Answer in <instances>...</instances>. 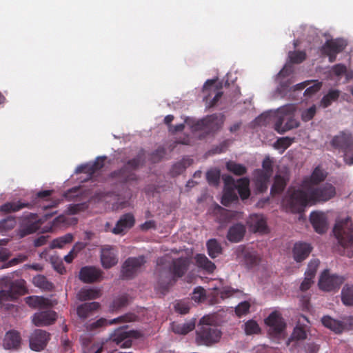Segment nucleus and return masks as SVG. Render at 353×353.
<instances>
[{
    "label": "nucleus",
    "instance_id": "58",
    "mask_svg": "<svg viewBox=\"0 0 353 353\" xmlns=\"http://www.w3.org/2000/svg\"><path fill=\"white\" fill-rule=\"evenodd\" d=\"M186 166L187 163L184 160L177 162L172 166L171 172L173 175H179L185 170Z\"/></svg>",
    "mask_w": 353,
    "mask_h": 353
},
{
    "label": "nucleus",
    "instance_id": "31",
    "mask_svg": "<svg viewBox=\"0 0 353 353\" xmlns=\"http://www.w3.org/2000/svg\"><path fill=\"white\" fill-rule=\"evenodd\" d=\"M322 324L336 334H341L345 329L342 321L332 319L330 316H324L321 319Z\"/></svg>",
    "mask_w": 353,
    "mask_h": 353
},
{
    "label": "nucleus",
    "instance_id": "48",
    "mask_svg": "<svg viewBox=\"0 0 353 353\" xmlns=\"http://www.w3.org/2000/svg\"><path fill=\"white\" fill-rule=\"evenodd\" d=\"M293 340H303L307 337L305 327L299 324V323L294 328L293 332L291 336Z\"/></svg>",
    "mask_w": 353,
    "mask_h": 353
},
{
    "label": "nucleus",
    "instance_id": "26",
    "mask_svg": "<svg viewBox=\"0 0 353 353\" xmlns=\"http://www.w3.org/2000/svg\"><path fill=\"white\" fill-rule=\"evenodd\" d=\"M312 251V247L306 243L298 242L294 245L292 253L294 259L296 262L305 260Z\"/></svg>",
    "mask_w": 353,
    "mask_h": 353
},
{
    "label": "nucleus",
    "instance_id": "42",
    "mask_svg": "<svg viewBox=\"0 0 353 353\" xmlns=\"http://www.w3.org/2000/svg\"><path fill=\"white\" fill-rule=\"evenodd\" d=\"M307 57L305 51H290L288 52L289 63L290 64H299L303 62Z\"/></svg>",
    "mask_w": 353,
    "mask_h": 353
},
{
    "label": "nucleus",
    "instance_id": "24",
    "mask_svg": "<svg viewBox=\"0 0 353 353\" xmlns=\"http://www.w3.org/2000/svg\"><path fill=\"white\" fill-rule=\"evenodd\" d=\"M98 302H89L79 305L77 308V316L81 320H85L94 315V312L100 308Z\"/></svg>",
    "mask_w": 353,
    "mask_h": 353
},
{
    "label": "nucleus",
    "instance_id": "17",
    "mask_svg": "<svg viewBox=\"0 0 353 353\" xmlns=\"http://www.w3.org/2000/svg\"><path fill=\"white\" fill-rule=\"evenodd\" d=\"M49 339L50 334L47 332L36 330L30 336V347L34 351H41L46 347Z\"/></svg>",
    "mask_w": 353,
    "mask_h": 353
},
{
    "label": "nucleus",
    "instance_id": "6",
    "mask_svg": "<svg viewBox=\"0 0 353 353\" xmlns=\"http://www.w3.org/2000/svg\"><path fill=\"white\" fill-rule=\"evenodd\" d=\"M332 145L344 153V161L349 165H353V136L350 132H340L333 137Z\"/></svg>",
    "mask_w": 353,
    "mask_h": 353
},
{
    "label": "nucleus",
    "instance_id": "49",
    "mask_svg": "<svg viewBox=\"0 0 353 353\" xmlns=\"http://www.w3.org/2000/svg\"><path fill=\"white\" fill-rule=\"evenodd\" d=\"M261 328L254 320H250L245 323V332L247 335L259 334Z\"/></svg>",
    "mask_w": 353,
    "mask_h": 353
},
{
    "label": "nucleus",
    "instance_id": "9",
    "mask_svg": "<svg viewBox=\"0 0 353 353\" xmlns=\"http://www.w3.org/2000/svg\"><path fill=\"white\" fill-rule=\"evenodd\" d=\"M23 280H17L10 283L8 290L0 291V307H3L6 301H14L18 296L25 294L26 288Z\"/></svg>",
    "mask_w": 353,
    "mask_h": 353
},
{
    "label": "nucleus",
    "instance_id": "16",
    "mask_svg": "<svg viewBox=\"0 0 353 353\" xmlns=\"http://www.w3.org/2000/svg\"><path fill=\"white\" fill-rule=\"evenodd\" d=\"M103 271L93 266H85L79 271V279L85 283H92L103 279Z\"/></svg>",
    "mask_w": 353,
    "mask_h": 353
},
{
    "label": "nucleus",
    "instance_id": "19",
    "mask_svg": "<svg viewBox=\"0 0 353 353\" xmlns=\"http://www.w3.org/2000/svg\"><path fill=\"white\" fill-rule=\"evenodd\" d=\"M237 257L248 268H253L260 262V257L258 254L255 251H251L245 247L238 249Z\"/></svg>",
    "mask_w": 353,
    "mask_h": 353
},
{
    "label": "nucleus",
    "instance_id": "29",
    "mask_svg": "<svg viewBox=\"0 0 353 353\" xmlns=\"http://www.w3.org/2000/svg\"><path fill=\"white\" fill-rule=\"evenodd\" d=\"M195 265L208 274H212L216 269L215 264L204 254H196L194 257Z\"/></svg>",
    "mask_w": 353,
    "mask_h": 353
},
{
    "label": "nucleus",
    "instance_id": "5",
    "mask_svg": "<svg viewBox=\"0 0 353 353\" xmlns=\"http://www.w3.org/2000/svg\"><path fill=\"white\" fill-rule=\"evenodd\" d=\"M296 108L292 104L284 105L278 109L274 130L279 134H284L285 132L297 128L299 123L294 119Z\"/></svg>",
    "mask_w": 353,
    "mask_h": 353
},
{
    "label": "nucleus",
    "instance_id": "44",
    "mask_svg": "<svg viewBox=\"0 0 353 353\" xmlns=\"http://www.w3.org/2000/svg\"><path fill=\"white\" fill-rule=\"evenodd\" d=\"M33 283L37 287L43 290H50L53 288V284L48 281L47 278L43 275L34 276L33 278Z\"/></svg>",
    "mask_w": 353,
    "mask_h": 353
},
{
    "label": "nucleus",
    "instance_id": "41",
    "mask_svg": "<svg viewBox=\"0 0 353 353\" xmlns=\"http://www.w3.org/2000/svg\"><path fill=\"white\" fill-rule=\"evenodd\" d=\"M340 95V92L338 90H330L325 94L321 101V105L323 108H327L333 101H336Z\"/></svg>",
    "mask_w": 353,
    "mask_h": 353
},
{
    "label": "nucleus",
    "instance_id": "10",
    "mask_svg": "<svg viewBox=\"0 0 353 353\" xmlns=\"http://www.w3.org/2000/svg\"><path fill=\"white\" fill-rule=\"evenodd\" d=\"M347 46L346 41L343 39H328L321 47L322 54L328 57L329 61H336V55L343 52Z\"/></svg>",
    "mask_w": 353,
    "mask_h": 353
},
{
    "label": "nucleus",
    "instance_id": "36",
    "mask_svg": "<svg viewBox=\"0 0 353 353\" xmlns=\"http://www.w3.org/2000/svg\"><path fill=\"white\" fill-rule=\"evenodd\" d=\"M206 246L208 254L212 259L219 256L222 253V247L215 239L208 240Z\"/></svg>",
    "mask_w": 353,
    "mask_h": 353
},
{
    "label": "nucleus",
    "instance_id": "30",
    "mask_svg": "<svg viewBox=\"0 0 353 353\" xmlns=\"http://www.w3.org/2000/svg\"><path fill=\"white\" fill-rule=\"evenodd\" d=\"M245 233V226L243 224L236 223L230 228L227 238L230 242L237 243L243 239Z\"/></svg>",
    "mask_w": 353,
    "mask_h": 353
},
{
    "label": "nucleus",
    "instance_id": "51",
    "mask_svg": "<svg viewBox=\"0 0 353 353\" xmlns=\"http://www.w3.org/2000/svg\"><path fill=\"white\" fill-rule=\"evenodd\" d=\"M294 141V138L288 137L279 138L274 143V147L276 149H283V150L289 148Z\"/></svg>",
    "mask_w": 353,
    "mask_h": 353
},
{
    "label": "nucleus",
    "instance_id": "22",
    "mask_svg": "<svg viewBox=\"0 0 353 353\" xmlns=\"http://www.w3.org/2000/svg\"><path fill=\"white\" fill-rule=\"evenodd\" d=\"M24 221H26V223L21 230V236H25L37 232L41 225L40 220L38 219L37 214L30 213L24 216Z\"/></svg>",
    "mask_w": 353,
    "mask_h": 353
},
{
    "label": "nucleus",
    "instance_id": "23",
    "mask_svg": "<svg viewBox=\"0 0 353 353\" xmlns=\"http://www.w3.org/2000/svg\"><path fill=\"white\" fill-rule=\"evenodd\" d=\"M21 344L20 333L14 330L7 332L3 339V345L6 350H17Z\"/></svg>",
    "mask_w": 353,
    "mask_h": 353
},
{
    "label": "nucleus",
    "instance_id": "50",
    "mask_svg": "<svg viewBox=\"0 0 353 353\" xmlns=\"http://www.w3.org/2000/svg\"><path fill=\"white\" fill-rule=\"evenodd\" d=\"M206 179L210 185H218L220 179V172L217 170H210L206 173Z\"/></svg>",
    "mask_w": 353,
    "mask_h": 353
},
{
    "label": "nucleus",
    "instance_id": "14",
    "mask_svg": "<svg viewBox=\"0 0 353 353\" xmlns=\"http://www.w3.org/2000/svg\"><path fill=\"white\" fill-rule=\"evenodd\" d=\"M221 126L218 116L212 114L198 121L193 126L195 130L204 131L209 134L217 131Z\"/></svg>",
    "mask_w": 353,
    "mask_h": 353
},
{
    "label": "nucleus",
    "instance_id": "37",
    "mask_svg": "<svg viewBox=\"0 0 353 353\" xmlns=\"http://www.w3.org/2000/svg\"><path fill=\"white\" fill-rule=\"evenodd\" d=\"M342 303L347 306H353V285L345 284L341 290Z\"/></svg>",
    "mask_w": 353,
    "mask_h": 353
},
{
    "label": "nucleus",
    "instance_id": "3",
    "mask_svg": "<svg viewBox=\"0 0 353 353\" xmlns=\"http://www.w3.org/2000/svg\"><path fill=\"white\" fill-rule=\"evenodd\" d=\"M221 336V332L213 323V319L209 316H203L196 330V341L199 345L210 346L217 343Z\"/></svg>",
    "mask_w": 353,
    "mask_h": 353
},
{
    "label": "nucleus",
    "instance_id": "52",
    "mask_svg": "<svg viewBox=\"0 0 353 353\" xmlns=\"http://www.w3.org/2000/svg\"><path fill=\"white\" fill-rule=\"evenodd\" d=\"M205 290L202 287H197L194 290L192 299L194 300L195 302H202L205 299Z\"/></svg>",
    "mask_w": 353,
    "mask_h": 353
},
{
    "label": "nucleus",
    "instance_id": "60",
    "mask_svg": "<svg viewBox=\"0 0 353 353\" xmlns=\"http://www.w3.org/2000/svg\"><path fill=\"white\" fill-rule=\"evenodd\" d=\"M272 175L265 173L261 170H256L254 175L255 182H269L270 178Z\"/></svg>",
    "mask_w": 353,
    "mask_h": 353
},
{
    "label": "nucleus",
    "instance_id": "56",
    "mask_svg": "<svg viewBox=\"0 0 353 353\" xmlns=\"http://www.w3.org/2000/svg\"><path fill=\"white\" fill-rule=\"evenodd\" d=\"M51 263L57 272L61 274L65 272V268L63 264L62 260L59 257L52 256Z\"/></svg>",
    "mask_w": 353,
    "mask_h": 353
},
{
    "label": "nucleus",
    "instance_id": "15",
    "mask_svg": "<svg viewBox=\"0 0 353 353\" xmlns=\"http://www.w3.org/2000/svg\"><path fill=\"white\" fill-rule=\"evenodd\" d=\"M137 332L134 330L127 331L124 327L116 330L111 335V339L121 347H129L132 345L131 338H137Z\"/></svg>",
    "mask_w": 353,
    "mask_h": 353
},
{
    "label": "nucleus",
    "instance_id": "57",
    "mask_svg": "<svg viewBox=\"0 0 353 353\" xmlns=\"http://www.w3.org/2000/svg\"><path fill=\"white\" fill-rule=\"evenodd\" d=\"M250 307V304L248 301H243L236 307L235 312L237 316H241L248 312Z\"/></svg>",
    "mask_w": 353,
    "mask_h": 353
},
{
    "label": "nucleus",
    "instance_id": "40",
    "mask_svg": "<svg viewBox=\"0 0 353 353\" xmlns=\"http://www.w3.org/2000/svg\"><path fill=\"white\" fill-rule=\"evenodd\" d=\"M286 181L284 177L280 175H276L274 183L271 188V194L272 195L281 194L286 186Z\"/></svg>",
    "mask_w": 353,
    "mask_h": 353
},
{
    "label": "nucleus",
    "instance_id": "27",
    "mask_svg": "<svg viewBox=\"0 0 353 353\" xmlns=\"http://www.w3.org/2000/svg\"><path fill=\"white\" fill-rule=\"evenodd\" d=\"M248 224L254 232H265L267 230L266 220L261 214H251L248 220Z\"/></svg>",
    "mask_w": 353,
    "mask_h": 353
},
{
    "label": "nucleus",
    "instance_id": "25",
    "mask_svg": "<svg viewBox=\"0 0 353 353\" xmlns=\"http://www.w3.org/2000/svg\"><path fill=\"white\" fill-rule=\"evenodd\" d=\"M319 265V261L314 260L311 261L308 265L307 270L305 272V277L303 282L301 283L300 290L305 292L310 289L311 285L313 283L312 279H314L317 267Z\"/></svg>",
    "mask_w": 353,
    "mask_h": 353
},
{
    "label": "nucleus",
    "instance_id": "33",
    "mask_svg": "<svg viewBox=\"0 0 353 353\" xmlns=\"http://www.w3.org/2000/svg\"><path fill=\"white\" fill-rule=\"evenodd\" d=\"M249 185L250 181L246 177L239 179L236 181L235 190H236L238 191V193L242 200L247 199L250 195Z\"/></svg>",
    "mask_w": 353,
    "mask_h": 353
},
{
    "label": "nucleus",
    "instance_id": "35",
    "mask_svg": "<svg viewBox=\"0 0 353 353\" xmlns=\"http://www.w3.org/2000/svg\"><path fill=\"white\" fill-rule=\"evenodd\" d=\"M31 205L29 203H23L20 201L16 202H8L1 206V211L4 212H17L23 208H30Z\"/></svg>",
    "mask_w": 353,
    "mask_h": 353
},
{
    "label": "nucleus",
    "instance_id": "46",
    "mask_svg": "<svg viewBox=\"0 0 353 353\" xmlns=\"http://www.w3.org/2000/svg\"><path fill=\"white\" fill-rule=\"evenodd\" d=\"M327 176V174L319 167H316L312 172L310 176V181L312 184H319L323 181Z\"/></svg>",
    "mask_w": 353,
    "mask_h": 353
},
{
    "label": "nucleus",
    "instance_id": "12",
    "mask_svg": "<svg viewBox=\"0 0 353 353\" xmlns=\"http://www.w3.org/2000/svg\"><path fill=\"white\" fill-rule=\"evenodd\" d=\"M343 282V276L330 275L328 270H325L320 277L319 286L323 291L331 292L339 290Z\"/></svg>",
    "mask_w": 353,
    "mask_h": 353
},
{
    "label": "nucleus",
    "instance_id": "13",
    "mask_svg": "<svg viewBox=\"0 0 353 353\" xmlns=\"http://www.w3.org/2000/svg\"><path fill=\"white\" fill-rule=\"evenodd\" d=\"M145 263V257H130L123 264L121 269V277L124 279H129L134 277L137 271Z\"/></svg>",
    "mask_w": 353,
    "mask_h": 353
},
{
    "label": "nucleus",
    "instance_id": "39",
    "mask_svg": "<svg viewBox=\"0 0 353 353\" xmlns=\"http://www.w3.org/2000/svg\"><path fill=\"white\" fill-rule=\"evenodd\" d=\"M100 296V290L96 289H82L77 294L79 300L81 301L96 299Z\"/></svg>",
    "mask_w": 353,
    "mask_h": 353
},
{
    "label": "nucleus",
    "instance_id": "34",
    "mask_svg": "<svg viewBox=\"0 0 353 353\" xmlns=\"http://www.w3.org/2000/svg\"><path fill=\"white\" fill-rule=\"evenodd\" d=\"M238 196L235 188H225L221 203L224 206H229L232 203L238 201Z\"/></svg>",
    "mask_w": 353,
    "mask_h": 353
},
{
    "label": "nucleus",
    "instance_id": "2",
    "mask_svg": "<svg viewBox=\"0 0 353 353\" xmlns=\"http://www.w3.org/2000/svg\"><path fill=\"white\" fill-rule=\"evenodd\" d=\"M190 265V260L188 257H179L172 261L168 268L159 266L156 270L155 274L157 279V289L162 294H165L179 278L183 276Z\"/></svg>",
    "mask_w": 353,
    "mask_h": 353
},
{
    "label": "nucleus",
    "instance_id": "59",
    "mask_svg": "<svg viewBox=\"0 0 353 353\" xmlns=\"http://www.w3.org/2000/svg\"><path fill=\"white\" fill-rule=\"evenodd\" d=\"M316 114V106L313 105L303 112L301 114L302 120L305 122L309 121L313 119Z\"/></svg>",
    "mask_w": 353,
    "mask_h": 353
},
{
    "label": "nucleus",
    "instance_id": "47",
    "mask_svg": "<svg viewBox=\"0 0 353 353\" xmlns=\"http://www.w3.org/2000/svg\"><path fill=\"white\" fill-rule=\"evenodd\" d=\"M17 224L15 219L12 216H8L0 221V232H6L13 229Z\"/></svg>",
    "mask_w": 353,
    "mask_h": 353
},
{
    "label": "nucleus",
    "instance_id": "32",
    "mask_svg": "<svg viewBox=\"0 0 353 353\" xmlns=\"http://www.w3.org/2000/svg\"><path fill=\"white\" fill-rule=\"evenodd\" d=\"M123 316H120L110 321L105 318H100L97 321L89 324L87 327V330L89 331H96L101 328L105 327L108 325L120 323L123 321Z\"/></svg>",
    "mask_w": 353,
    "mask_h": 353
},
{
    "label": "nucleus",
    "instance_id": "62",
    "mask_svg": "<svg viewBox=\"0 0 353 353\" xmlns=\"http://www.w3.org/2000/svg\"><path fill=\"white\" fill-rule=\"evenodd\" d=\"M88 207V205L86 203L73 204L69 206L68 210L70 214H76L80 212L84 211Z\"/></svg>",
    "mask_w": 353,
    "mask_h": 353
},
{
    "label": "nucleus",
    "instance_id": "55",
    "mask_svg": "<svg viewBox=\"0 0 353 353\" xmlns=\"http://www.w3.org/2000/svg\"><path fill=\"white\" fill-rule=\"evenodd\" d=\"M128 304V297L127 295H122L115 299L112 303L114 309L118 310Z\"/></svg>",
    "mask_w": 353,
    "mask_h": 353
},
{
    "label": "nucleus",
    "instance_id": "18",
    "mask_svg": "<svg viewBox=\"0 0 353 353\" xmlns=\"http://www.w3.org/2000/svg\"><path fill=\"white\" fill-rule=\"evenodd\" d=\"M310 223L316 232L325 233L328 229L327 217L325 212L314 211L310 215Z\"/></svg>",
    "mask_w": 353,
    "mask_h": 353
},
{
    "label": "nucleus",
    "instance_id": "11",
    "mask_svg": "<svg viewBox=\"0 0 353 353\" xmlns=\"http://www.w3.org/2000/svg\"><path fill=\"white\" fill-rule=\"evenodd\" d=\"M265 323L269 327V333L272 336H280L286 327L283 318L278 311L272 312L265 319Z\"/></svg>",
    "mask_w": 353,
    "mask_h": 353
},
{
    "label": "nucleus",
    "instance_id": "8",
    "mask_svg": "<svg viewBox=\"0 0 353 353\" xmlns=\"http://www.w3.org/2000/svg\"><path fill=\"white\" fill-rule=\"evenodd\" d=\"M221 89V85H218L215 79H209L205 83L203 88V92L205 94L203 101L208 108H212L217 104L223 96Z\"/></svg>",
    "mask_w": 353,
    "mask_h": 353
},
{
    "label": "nucleus",
    "instance_id": "20",
    "mask_svg": "<svg viewBox=\"0 0 353 353\" xmlns=\"http://www.w3.org/2000/svg\"><path fill=\"white\" fill-rule=\"evenodd\" d=\"M135 223V219L130 213H126L122 215L117 221L115 227L112 232L114 234H124L132 228Z\"/></svg>",
    "mask_w": 353,
    "mask_h": 353
},
{
    "label": "nucleus",
    "instance_id": "63",
    "mask_svg": "<svg viewBox=\"0 0 353 353\" xmlns=\"http://www.w3.org/2000/svg\"><path fill=\"white\" fill-rule=\"evenodd\" d=\"M322 83L316 82L312 85L307 88L304 92V95L305 97H310L315 93H316L321 88Z\"/></svg>",
    "mask_w": 353,
    "mask_h": 353
},
{
    "label": "nucleus",
    "instance_id": "38",
    "mask_svg": "<svg viewBox=\"0 0 353 353\" xmlns=\"http://www.w3.org/2000/svg\"><path fill=\"white\" fill-rule=\"evenodd\" d=\"M26 304L33 308H41L48 305V300L42 296H30L25 299Z\"/></svg>",
    "mask_w": 353,
    "mask_h": 353
},
{
    "label": "nucleus",
    "instance_id": "4",
    "mask_svg": "<svg viewBox=\"0 0 353 353\" xmlns=\"http://www.w3.org/2000/svg\"><path fill=\"white\" fill-rule=\"evenodd\" d=\"M144 162L143 154L139 153L135 157L128 160L122 168L111 172L110 177L112 179H117L122 184L137 181L139 177L134 171L142 166Z\"/></svg>",
    "mask_w": 353,
    "mask_h": 353
},
{
    "label": "nucleus",
    "instance_id": "21",
    "mask_svg": "<svg viewBox=\"0 0 353 353\" xmlns=\"http://www.w3.org/2000/svg\"><path fill=\"white\" fill-rule=\"evenodd\" d=\"M56 319L57 313L50 310L36 312L32 316L33 323L38 327L51 325Z\"/></svg>",
    "mask_w": 353,
    "mask_h": 353
},
{
    "label": "nucleus",
    "instance_id": "45",
    "mask_svg": "<svg viewBox=\"0 0 353 353\" xmlns=\"http://www.w3.org/2000/svg\"><path fill=\"white\" fill-rule=\"evenodd\" d=\"M73 240L72 234L68 233L62 236L57 238L52 241V248H62L65 244L71 243Z\"/></svg>",
    "mask_w": 353,
    "mask_h": 353
},
{
    "label": "nucleus",
    "instance_id": "7",
    "mask_svg": "<svg viewBox=\"0 0 353 353\" xmlns=\"http://www.w3.org/2000/svg\"><path fill=\"white\" fill-rule=\"evenodd\" d=\"M333 233L338 242L343 247H348L353 243V227L350 217L337 221Z\"/></svg>",
    "mask_w": 353,
    "mask_h": 353
},
{
    "label": "nucleus",
    "instance_id": "28",
    "mask_svg": "<svg viewBox=\"0 0 353 353\" xmlns=\"http://www.w3.org/2000/svg\"><path fill=\"white\" fill-rule=\"evenodd\" d=\"M101 261L102 266L105 269H110L117 263L118 259L112 247L107 246L102 249Z\"/></svg>",
    "mask_w": 353,
    "mask_h": 353
},
{
    "label": "nucleus",
    "instance_id": "53",
    "mask_svg": "<svg viewBox=\"0 0 353 353\" xmlns=\"http://www.w3.org/2000/svg\"><path fill=\"white\" fill-rule=\"evenodd\" d=\"M102 351V346L99 343H88L84 345L83 347L82 353H101Z\"/></svg>",
    "mask_w": 353,
    "mask_h": 353
},
{
    "label": "nucleus",
    "instance_id": "61",
    "mask_svg": "<svg viewBox=\"0 0 353 353\" xmlns=\"http://www.w3.org/2000/svg\"><path fill=\"white\" fill-rule=\"evenodd\" d=\"M294 72V68L292 64L286 63L284 67L281 70V71L277 74V79H281L282 78H285L288 77Z\"/></svg>",
    "mask_w": 353,
    "mask_h": 353
},
{
    "label": "nucleus",
    "instance_id": "43",
    "mask_svg": "<svg viewBox=\"0 0 353 353\" xmlns=\"http://www.w3.org/2000/svg\"><path fill=\"white\" fill-rule=\"evenodd\" d=\"M226 168L228 171L237 176H242L247 172L245 166L231 161L226 163Z\"/></svg>",
    "mask_w": 353,
    "mask_h": 353
},
{
    "label": "nucleus",
    "instance_id": "64",
    "mask_svg": "<svg viewBox=\"0 0 353 353\" xmlns=\"http://www.w3.org/2000/svg\"><path fill=\"white\" fill-rule=\"evenodd\" d=\"M174 308L177 312L181 314H185L190 311V307L188 304L183 301L176 303L174 305Z\"/></svg>",
    "mask_w": 353,
    "mask_h": 353
},
{
    "label": "nucleus",
    "instance_id": "54",
    "mask_svg": "<svg viewBox=\"0 0 353 353\" xmlns=\"http://www.w3.org/2000/svg\"><path fill=\"white\" fill-rule=\"evenodd\" d=\"M165 154V149L163 147H159L151 154L150 160L152 163H157L163 159Z\"/></svg>",
    "mask_w": 353,
    "mask_h": 353
},
{
    "label": "nucleus",
    "instance_id": "1",
    "mask_svg": "<svg viewBox=\"0 0 353 353\" xmlns=\"http://www.w3.org/2000/svg\"><path fill=\"white\" fill-rule=\"evenodd\" d=\"M335 195V187L328 183L316 188H310L307 192L301 189L290 188L283 199L282 204L287 211L300 213L307 205L328 201Z\"/></svg>",
    "mask_w": 353,
    "mask_h": 353
}]
</instances>
